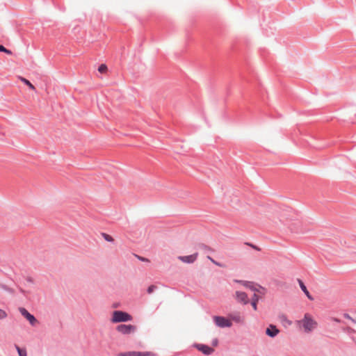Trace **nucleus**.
Here are the masks:
<instances>
[{
	"mask_svg": "<svg viewBox=\"0 0 356 356\" xmlns=\"http://www.w3.org/2000/svg\"><path fill=\"white\" fill-rule=\"evenodd\" d=\"M120 356H136V351H128L124 353H121L119 355Z\"/></svg>",
	"mask_w": 356,
	"mask_h": 356,
	"instance_id": "18",
	"label": "nucleus"
},
{
	"mask_svg": "<svg viewBox=\"0 0 356 356\" xmlns=\"http://www.w3.org/2000/svg\"><path fill=\"white\" fill-rule=\"evenodd\" d=\"M0 52L6 53L8 55H11L13 54L12 51L6 48L3 44H0Z\"/></svg>",
	"mask_w": 356,
	"mask_h": 356,
	"instance_id": "16",
	"label": "nucleus"
},
{
	"mask_svg": "<svg viewBox=\"0 0 356 356\" xmlns=\"http://www.w3.org/2000/svg\"><path fill=\"white\" fill-rule=\"evenodd\" d=\"M248 245L251 246L252 248L255 249V250H259V249L254 245L253 244H250V243H247Z\"/></svg>",
	"mask_w": 356,
	"mask_h": 356,
	"instance_id": "29",
	"label": "nucleus"
},
{
	"mask_svg": "<svg viewBox=\"0 0 356 356\" xmlns=\"http://www.w3.org/2000/svg\"><path fill=\"white\" fill-rule=\"evenodd\" d=\"M345 318L350 320L354 324H356V319L353 318L348 314L344 313L343 314Z\"/></svg>",
	"mask_w": 356,
	"mask_h": 356,
	"instance_id": "21",
	"label": "nucleus"
},
{
	"mask_svg": "<svg viewBox=\"0 0 356 356\" xmlns=\"http://www.w3.org/2000/svg\"><path fill=\"white\" fill-rule=\"evenodd\" d=\"M116 330L122 334H130L136 330V326L131 324H120L116 327Z\"/></svg>",
	"mask_w": 356,
	"mask_h": 356,
	"instance_id": "3",
	"label": "nucleus"
},
{
	"mask_svg": "<svg viewBox=\"0 0 356 356\" xmlns=\"http://www.w3.org/2000/svg\"><path fill=\"white\" fill-rule=\"evenodd\" d=\"M131 314L124 311L115 310L113 312L111 321L113 323H126L132 321Z\"/></svg>",
	"mask_w": 356,
	"mask_h": 356,
	"instance_id": "1",
	"label": "nucleus"
},
{
	"mask_svg": "<svg viewBox=\"0 0 356 356\" xmlns=\"http://www.w3.org/2000/svg\"><path fill=\"white\" fill-rule=\"evenodd\" d=\"M19 311L22 316H23L32 326H34L36 324V323L38 322L36 318L34 316V315L31 314L26 308L19 307Z\"/></svg>",
	"mask_w": 356,
	"mask_h": 356,
	"instance_id": "5",
	"label": "nucleus"
},
{
	"mask_svg": "<svg viewBox=\"0 0 356 356\" xmlns=\"http://www.w3.org/2000/svg\"><path fill=\"white\" fill-rule=\"evenodd\" d=\"M198 253L195 252L190 255L186 256H179L178 259L184 263L186 264H193L197 259Z\"/></svg>",
	"mask_w": 356,
	"mask_h": 356,
	"instance_id": "7",
	"label": "nucleus"
},
{
	"mask_svg": "<svg viewBox=\"0 0 356 356\" xmlns=\"http://www.w3.org/2000/svg\"><path fill=\"white\" fill-rule=\"evenodd\" d=\"M298 282L299 284V286L302 291V292L305 293V295L311 300H314V298L310 294L309 291L307 290V286H305V283L302 282V280L298 279Z\"/></svg>",
	"mask_w": 356,
	"mask_h": 356,
	"instance_id": "10",
	"label": "nucleus"
},
{
	"mask_svg": "<svg viewBox=\"0 0 356 356\" xmlns=\"http://www.w3.org/2000/svg\"><path fill=\"white\" fill-rule=\"evenodd\" d=\"M197 249L200 250L204 251V252H212V249L204 243H200L197 245Z\"/></svg>",
	"mask_w": 356,
	"mask_h": 356,
	"instance_id": "12",
	"label": "nucleus"
},
{
	"mask_svg": "<svg viewBox=\"0 0 356 356\" xmlns=\"http://www.w3.org/2000/svg\"><path fill=\"white\" fill-rule=\"evenodd\" d=\"M333 321L337 322V323H341V321L339 318H333Z\"/></svg>",
	"mask_w": 356,
	"mask_h": 356,
	"instance_id": "30",
	"label": "nucleus"
},
{
	"mask_svg": "<svg viewBox=\"0 0 356 356\" xmlns=\"http://www.w3.org/2000/svg\"><path fill=\"white\" fill-rule=\"evenodd\" d=\"M259 299V296L256 293H254L251 299V305L254 310L257 309V302Z\"/></svg>",
	"mask_w": 356,
	"mask_h": 356,
	"instance_id": "11",
	"label": "nucleus"
},
{
	"mask_svg": "<svg viewBox=\"0 0 356 356\" xmlns=\"http://www.w3.org/2000/svg\"><path fill=\"white\" fill-rule=\"evenodd\" d=\"M0 288L10 294H14V293H15V290L13 289L8 286L7 285H6L4 284H0Z\"/></svg>",
	"mask_w": 356,
	"mask_h": 356,
	"instance_id": "14",
	"label": "nucleus"
},
{
	"mask_svg": "<svg viewBox=\"0 0 356 356\" xmlns=\"http://www.w3.org/2000/svg\"><path fill=\"white\" fill-rule=\"evenodd\" d=\"M213 263L215 264L216 266H221V264L220 263L216 261L215 260H214V262H213Z\"/></svg>",
	"mask_w": 356,
	"mask_h": 356,
	"instance_id": "32",
	"label": "nucleus"
},
{
	"mask_svg": "<svg viewBox=\"0 0 356 356\" xmlns=\"http://www.w3.org/2000/svg\"><path fill=\"white\" fill-rule=\"evenodd\" d=\"M136 356H145L144 352L136 351Z\"/></svg>",
	"mask_w": 356,
	"mask_h": 356,
	"instance_id": "26",
	"label": "nucleus"
},
{
	"mask_svg": "<svg viewBox=\"0 0 356 356\" xmlns=\"http://www.w3.org/2000/svg\"><path fill=\"white\" fill-rule=\"evenodd\" d=\"M207 259L211 261L212 262H214V259L211 257L207 256Z\"/></svg>",
	"mask_w": 356,
	"mask_h": 356,
	"instance_id": "31",
	"label": "nucleus"
},
{
	"mask_svg": "<svg viewBox=\"0 0 356 356\" xmlns=\"http://www.w3.org/2000/svg\"><path fill=\"white\" fill-rule=\"evenodd\" d=\"M250 288L252 291H257V289L254 286H250Z\"/></svg>",
	"mask_w": 356,
	"mask_h": 356,
	"instance_id": "33",
	"label": "nucleus"
},
{
	"mask_svg": "<svg viewBox=\"0 0 356 356\" xmlns=\"http://www.w3.org/2000/svg\"><path fill=\"white\" fill-rule=\"evenodd\" d=\"M102 236L104 238V240L108 242L113 243L114 241V238H113V236L106 233L102 232Z\"/></svg>",
	"mask_w": 356,
	"mask_h": 356,
	"instance_id": "15",
	"label": "nucleus"
},
{
	"mask_svg": "<svg viewBox=\"0 0 356 356\" xmlns=\"http://www.w3.org/2000/svg\"><path fill=\"white\" fill-rule=\"evenodd\" d=\"M247 283H248V284H252V282H247Z\"/></svg>",
	"mask_w": 356,
	"mask_h": 356,
	"instance_id": "34",
	"label": "nucleus"
},
{
	"mask_svg": "<svg viewBox=\"0 0 356 356\" xmlns=\"http://www.w3.org/2000/svg\"><path fill=\"white\" fill-rule=\"evenodd\" d=\"M211 344L213 346H218V339L217 338H214L212 341H211Z\"/></svg>",
	"mask_w": 356,
	"mask_h": 356,
	"instance_id": "23",
	"label": "nucleus"
},
{
	"mask_svg": "<svg viewBox=\"0 0 356 356\" xmlns=\"http://www.w3.org/2000/svg\"><path fill=\"white\" fill-rule=\"evenodd\" d=\"M145 356H154V353L152 352H144Z\"/></svg>",
	"mask_w": 356,
	"mask_h": 356,
	"instance_id": "25",
	"label": "nucleus"
},
{
	"mask_svg": "<svg viewBox=\"0 0 356 356\" xmlns=\"http://www.w3.org/2000/svg\"><path fill=\"white\" fill-rule=\"evenodd\" d=\"M156 288H157L156 286L152 284L147 287V292L150 294V293H153Z\"/></svg>",
	"mask_w": 356,
	"mask_h": 356,
	"instance_id": "20",
	"label": "nucleus"
},
{
	"mask_svg": "<svg viewBox=\"0 0 356 356\" xmlns=\"http://www.w3.org/2000/svg\"><path fill=\"white\" fill-rule=\"evenodd\" d=\"M236 300H237V302H241L243 305H247L249 303V299L247 293L243 291L236 292Z\"/></svg>",
	"mask_w": 356,
	"mask_h": 356,
	"instance_id": "9",
	"label": "nucleus"
},
{
	"mask_svg": "<svg viewBox=\"0 0 356 356\" xmlns=\"http://www.w3.org/2000/svg\"><path fill=\"white\" fill-rule=\"evenodd\" d=\"M316 323L308 315L305 314L302 320V327L306 332L312 331Z\"/></svg>",
	"mask_w": 356,
	"mask_h": 356,
	"instance_id": "4",
	"label": "nucleus"
},
{
	"mask_svg": "<svg viewBox=\"0 0 356 356\" xmlns=\"http://www.w3.org/2000/svg\"><path fill=\"white\" fill-rule=\"evenodd\" d=\"M213 321L216 326L221 328L230 327L232 325V323L229 319L221 316H215Z\"/></svg>",
	"mask_w": 356,
	"mask_h": 356,
	"instance_id": "2",
	"label": "nucleus"
},
{
	"mask_svg": "<svg viewBox=\"0 0 356 356\" xmlns=\"http://www.w3.org/2000/svg\"><path fill=\"white\" fill-rule=\"evenodd\" d=\"M15 347L18 353L19 356H27L26 350L23 348H20L17 345H15Z\"/></svg>",
	"mask_w": 356,
	"mask_h": 356,
	"instance_id": "13",
	"label": "nucleus"
},
{
	"mask_svg": "<svg viewBox=\"0 0 356 356\" xmlns=\"http://www.w3.org/2000/svg\"><path fill=\"white\" fill-rule=\"evenodd\" d=\"M137 258L141 261H149L148 259L136 255Z\"/></svg>",
	"mask_w": 356,
	"mask_h": 356,
	"instance_id": "24",
	"label": "nucleus"
},
{
	"mask_svg": "<svg viewBox=\"0 0 356 356\" xmlns=\"http://www.w3.org/2000/svg\"><path fill=\"white\" fill-rule=\"evenodd\" d=\"M193 346L205 355H210L214 351L213 348L203 343H194Z\"/></svg>",
	"mask_w": 356,
	"mask_h": 356,
	"instance_id": "6",
	"label": "nucleus"
},
{
	"mask_svg": "<svg viewBox=\"0 0 356 356\" xmlns=\"http://www.w3.org/2000/svg\"><path fill=\"white\" fill-rule=\"evenodd\" d=\"M280 332L279 329L276 327V325L273 324H270L266 329V334L269 337L274 338Z\"/></svg>",
	"mask_w": 356,
	"mask_h": 356,
	"instance_id": "8",
	"label": "nucleus"
},
{
	"mask_svg": "<svg viewBox=\"0 0 356 356\" xmlns=\"http://www.w3.org/2000/svg\"><path fill=\"white\" fill-rule=\"evenodd\" d=\"M107 70V66L106 64H101L98 67V71L101 73H104Z\"/></svg>",
	"mask_w": 356,
	"mask_h": 356,
	"instance_id": "19",
	"label": "nucleus"
},
{
	"mask_svg": "<svg viewBox=\"0 0 356 356\" xmlns=\"http://www.w3.org/2000/svg\"><path fill=\"white\" fill-rule=\"evenodd\" d=\"M26 280L28 282H29V283H33V278H32V277H28L26 279Z\"/></svg>",
	"mask_w": 356,
	"mask_h": 356,
	"instance_id": "27",
	"label": "nucleus"
},
{
	"mask_svg": "<svg viewBox=\"0 0 356 356\" xmlns=\"http://www.w3.org/2000/svg\"><path fill=\"white\" fill-rule=\"evenodd\" d=\"M19 291L21 293H22L23 295H25L26 294V291L24 289H23L21 287H19Z\"/></svg>",
	"mask_w": 356,
	"mask_h": 356,
	"instance_id": "28",
	"label": "nucleus"
},
{
	"mask_svg": "<svg viewBox=\"0 0 356 356\" xmlns=\"http://www.w3.org/2000/svg\"><path fill=\"white\" fill-rule=\"evenodd\" d=\"M7 316V313L4 310L0 309V319H4Z\"/></svg>",
	"mask_w": 356,
	"mask_h": 356,
	"instance_id": "22",
	"label": "nucleus"
},
{
	"mask_svg": "<svg viewBox=\"0 0 356 356\" xmlns=\"http://www.w3.org/2000/svg\"><path fill=\"white\" fill-rule=\"evenodd\" d=\"M21 81L26 86H28L30 88L34 89L33 85L26 79L21 78Z\"/></svg>",
	"mask_w": 356,
	"mask_h": 356,
	"instance_id": "17",
	"label": "nucleus"
}]
</instances>
